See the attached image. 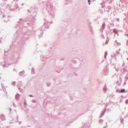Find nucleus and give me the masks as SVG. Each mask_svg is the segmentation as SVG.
<instances>
[{
  "label": "nucleus",
  "mask_w": 128,
  "mask_h": 128,
  "mask_svg": "<svg viewBox=\"0 0 128 128\" xmlns=\"http://www.w3.org/2000/svg\"><path fill=\"white\" fill-rule=\"evenodd\" d=\"M106 1L108 0H106Z\"/></svg>",
  "instance_id": "bb28decb"
},
{
  "label": "nucleus",
  "mask_w": 128,
  "mask_h": 128,
  "mask_svg": "<svg viewBox=\"0 0 128 128\" xmlns=\"http://www.w3.org/2000/svg\"><path fill=\"white\" fill-rule=\"evenodd\" d=\"M68 0H66V3H65L66 4H70V2H68Z\"/></svg>",
  "instance_id": "9b49d317"
},
{
  "label": "nucleus",
  "mask_w": 128,
  "mask_h": 128,
  "mask_svg": "<svg viewBox=\"0 0 128 128\" xmlns=\"http://www.w3.org/2000/svg\"><path fill=\"white\" fill-rule=\"evenodd\" d=\"M69 96H70V100H74V94L70 93L69 94Z\"/></svg>",
  "instance_id": "f257e3e1"
},
{
  "label": "nucleus",
  "mask_w": 128,
  "mask_h": 128,
  "mask_svg": "<svg viewBox=\"0 0 128 128\" xmlns=\"http://www.w3.org/2000/svg\"><path fill=\"white\" fill-rule=\"evenodd\" d=\"M117 54H120V52L118 51H116Z\"/></svg>",
  "instance_id": "dca6fc26"
},
{
  "label": "nucleus",
  "mask_w": 128,
  "mask_h": 128,
  "mask_svg": "<svg viewBox=\"0 0 128 128\" xmlns=\"http://www.w3.org/2000/svg\"><path fill=\"white\" fill-rule=\"evenodd\" d=\"M113 32H114V34H118V30H116V29H114Z\"/></svg>",
  "instance_id": "39448f33"
},
{
  "label": "nucleus",
  "mask_w": 128,
  "mask_h": 128,
  "mask_svg": "<svg viewBox=\"0 0 128 128\" xmlns=\"http://www.w3.org/2000/svg\"><path fill=\"white\" fill-rule=\"evenodd\" d=\"M106 124H108V122H106Z\"/></svg>",
  "instance_id": "5701e85b"
},
{
  "label": "nucleus",
  "mask_w": 128,
  "mask_h": 128,
  "mask_svg": "<svg viewBox=\"0 0 128 128\" xmlns=\"http://www.w3.org/2000/svg\"><path fill=\"white\" fill-rule=\"evenodd\" d=\"M102 122H104V120H99V122H100V124H102Z\"/></svg>",
  "instance_id": "9d476101"
},
{
  "label": "nucleus",
  "mask_w": 128,
  "mask_h": 128,
  "mask_svg": "<svg viewBox=\"0 0 128 128\" xmlns=\"http://www.w3.org/2000/svg\"><path fill=\"white\" fill-rule=\"evenodd\" d=\"M106 113V109L104 110L100 114V118H102V116H104V114Z\"/></svg>",
  "instance_id": "f03ea898"
},
{
  "label": "nucleus",
  "mask_w": 128,
  "mask_h": 128,
  "mask_svg": "<svg viewBox=\"0 0 128 128\" xmlns=\"http://www.w3.org/2000/svg\"><path fill=\"white\" fill-rule=\"evenodd\" d=\"M125 102H126V104H128V100H126Z\"/></svg>",
  "instance_id": "2eb2a0df"
},
{
  "label": "nucleus",
  "mask_w": 128,
  "mask_h": 128,
  "mask_svg": "<svg viewBox=\"0 0 128 128\" xmlns=\"http://www.w3.org/2000/svg\"><path fill=\"white\" fill-rule=\"evenodd\" d=\"M74 62H76V61H74Z\"/></svg>",
  "instance_id": "4be33fe9"
},
{
  "label": "nucleus",
  "mask_w": 128,
  "mask_h": 128,
  "mask_svg": "<svg viewBox=\"0 0 128 128\" xmlns=\"http://www.w3.org/2000/svg\"><path fill=\"white\" fill-rule=\"evenodd\" d=\"M127 60H128V58H127Z\"/></svg>",
  "instance_id": "cd10ccee"
},
{
  "label": "nucleus",
  "mask_w": 128,
  "mask_h": 128,
  "mask_svg": "<svg viewBox=\"0 0 128 128\" xmlns=\"http://www.w3.org/2000/svg\"><path fill=\"white\" fill-rule=\"evenodd\" d=\"M74 76H78V74H76V73H75Z\"/></svg>",
  "instance_id": "a211bd4d"
},
{
  "label": "nucleus",
  "mask_w": 128,
  "mask_h": 128,
  "mask_svg": "<svg viewBox=\"0 0 128 128\" xmlns=\"http://www.w3.org/2000/svg\"><path fill=\"white\" fill-rule=\"evenodd\" d=\"M109 4H112V1H110Z\"/></svg>",
  "instance_id": "412c9836"
},
{
  "label": "nucleus",
  "mask_w": 128,
  "mask_h": 128,
  "mask_svg": "<svg viewBox=\"0 0 128 128\" xmlns=\"http://www.w3.org/2000/svg\"><path fill=\"white\" fill-rule=\"evenodd\" d=\"M104 72H105V73L104 74L105 76H108V70H104Z\"/></svg>",
  "instance_id": "0eeeda50"
},
{
  "label": "nucleus",
  "mask_w": 128,
  "mask_h": 128,
  "mask_svg": "<svg viewBox=\"0 0 128 128\" xmlns=\"http://www.w3.org/2000/svg\"><path fill=\"white\" fill-rule=\"evenodd\" d=\"M126 36H128V34H127Z\"/></svg>",
  "instance_id": "a878e982"
},
{
  "label": "nucleus",
  "mask_w": 128,
  "mask_h": 128,
  "mask_svg": "<svg viewBox=\"0 0 128 128\" xmlns=\"http://www.w3.org/2000/svg\"><path fill=\"white\" fill-rule=\"evenodd\" d=\"M106 56H108V52H106L105 53H104V58H106Z\"/></svg>",
  "instance_id": "6e6552de"
},
{
  "label": "nucleus",
  "mask_w": 128,
  "mask_h": 128,
  "mask_svg": "<svg viewBox=\"0 0 128 128\" xmlns=\"http://www.w3.org/2000/svg\"><path fill=\"white\" fill-rule=\"evenodd\" d=\"M104 28H106V23L103 22L102 26V28L100 29V30H104Z\"/></svg>",
  "instance_id": "20e7f679"
},
{
  "label": "nucleus",
  "mask_w": 128,
  "mask_h": 128,
  "mask_svg": "<svg viewBox=\"0 0 128 128\" xmlns=\"http://www.w3.org/2000/svg\"><path fill=\"white\" fill-rule=\"evenodd\" d=\"M106 44H108V40H106L105 42Z\"/></svg>",
  "instance_id": "ddd939ff"
},
{
  "label": "nucleus",
  "mask_w": 128,
  "mask_h": 128,
  "mask_svg": "<svg viewBox=\"0 0 128 128\" xmlns=\"http://www.w3.org/2000/svg\"><path fill=\"white\" fill-rule=\"evenodd\" d=\"M116 21H117V22H120V19H119V18H117V19H116Z\"/></svg>",
  "instance_id": "6ab92c4d"
},
{
  "label": "nucleus",
  "mask_w": 128,
  "mask_h": 128,
  "mask_svg": "<svg viewBox=\"0 0 128 128\" xmlns=\"http://www.w3.org/2000/svg\"><path fill=\"white\" fill-rule=\"evenodd\" d=\"M121 122H122V121L124 120H123L120 119Z\"/></svg>",
  "instance_id": "aec40b11"
},
{
  "label": "nucleus",
  "mask_w": 128,
  "mask_h": 128,
  "mask_svg": "<svg viewBox=\"0 0 128 128\" xmlns=\"http://www.w3.org/2000/svg\"><path fill=\"white\" fill-rule=\"evenodd\" d=\"M119 50H120V48L119 49Z\"/></svg>",
  "instance_id": "b1692460"
},
{
  "label": "nucleus",
  "mask_w": 128,
  "mask_h": 128,
  "mask_svg": "<svg viewBox=\"0 0 128 128\" xmlns=\"http://www.w3.org/2000/svg\"><path fill=\"white\" fill-rule=\"evenodd\" d=\"M68 22H70V21H68Z\"/></svg>",
  "instance_id": "393cba45"
},
{
  "label": "nucleus",
  "mask_w": 128,
  "mask_h": 128,
  "mask_svg": "<svg viewBox=\"0 0 128 128\" xmlns=\"http://www.w3.org/2000/svg\"><path fill=\"white\" fill-rule=\"evenodd\" d=\"M114 46H116V47L118 46H120V43H118V42H116V40L114 42Z\"/></svg>",
  "instance_id": "7ed1b4c3"
},
{
  "label": "nucleus",
  "mask_w": 128,
  "mask_h": 128,
  "mask_svg": "<svg viewBox=\"0 0 128 128\" xmlns=\"http://www.w3.org/2000/svg\"><path fill=\"white\" fill-rule=\"evenodd\" d=\"M103 89H104V90H106V86H104Z\"/></svg>",
  "instance_id": "f8f14e48"
},
{
  "label": "nucleus",
  "mask_w": 128,
  "mask_h": 128,
  "mask_svg": "<svg viewBox=\"0 0 128 128\" xmlns=\"http://www.w3.org/2000/svg\"><path fill=\"white\" fill-rule=\"evenodd\" d=\"M126 46H128V40H127V41H126Z\"/></svg>",
  "instance_id": "f3484780"
},
{
  "label": "nucleus",
  "mask_w": 128,
  "mask_h": 128,
  "mask_svg": "<svg viewBox=\"0 0 128 128\" xmlns=\"http://www.w3.org/2000/svg\"><path fill=\"white\" fill-rule=\"evenodd\" d=\"M110 98H114V94H111L110 95Z\"/></svg>",
  "instance_id": "1a4fd4ad"
},
{
  "label": "nucleus",
  "mask_w": 128,
  "mask_h": 128,
  "mask_svg": "<svg viewBox=\"0 0 128 128\" xmlns=\"http://www.w3.org/2000/svg\"><path fill=\"white\" fill-rule=\"evenodd\" d=\"M126 92V90H124V88L122 89L120 91V92L121 93H124Z\"/></svg>",
  "instance_id": "423d86ee"
},
{
  "label": "nucleus",
  "mask_w": 128,
  "mask_h": 128,
  "mask_svg": "<svg viewBox=\"0 0 128 128\" xmlns=\"http://www.w3.org/2000/svg\"><path fill=\"white\" fill-rule=\"evenodd\" d=\"M88 4H90V0H88Z\"/></svg>",
  "instance_id": "4468645a"
}]
</instances>
